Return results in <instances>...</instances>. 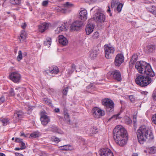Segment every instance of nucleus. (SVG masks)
Segmentation results:
<instances>
[{"instance_id": "a878e982", "label": "nucleus", "mask_w": 156, "mask_h": 156, "mask_svg": "<svg viewBox=\"0 0 156 156\" xmlns=\"http://www.w3.org/2000/svg\"><path fill=\"white\" fill-rule=\"evenodd\" d=\"M9 119L7 118H2L0 119V121L2 122L4 126L6 125L9 123Z\"/></svg>"}, {"instance_id": "a19ab883", "label": "nucleus", "mask_w": 156, "mask_h": 156, "mask_svg": "<svg viewBox=\"0 0 156 156\" xmlns=\"http://www.w3.org/2000/svg\"><path fill=\"white\" fill-rule=\"evenodd\" d=\"M90 131L91 133L92 134H96L98 132V129L96 128H91Z\"/></svg>"}, {"instance_id": "6ab92c4d", "label": "nucleus", "mask_w": 156, "mask_h": 156, "mask_svg": "<svg viewBox=\"0 0 156 156\" xmlns=\"http://www.w3.org/2000/svg\"><path fill=\"white\" fill-rule=\"evenodd\" d=\"M94 24L93 23L87 24L86 27V31L87 35L90 34L94 30Z\"/></svg>"}, {"instance_id": "dca6fc26", "label": "nucleus", "mask_w": 156, "mask_h": 156, "mask_svg": "<svg viewBox=\"0 0 156 156\" xmlns=\"http://www.w3.org/2000/svg\"><path fill=\"white\" fill-rule=\"evenodd\" d=\"M41 115L40 119L42 124L44 126L46 125L50 121V118L43 113H41Z\"/></svg>"}, {"instance_id": "09e8293b", "label": "nucleus", "mask_w": 156, "mask_h": 156, "mask_svg": "<svg viewBox=\"0 0 156 156\" xmlns=\"http://www.w3.org/2000/svg\"><path fill=\"white\" fill-rule=\"evenodd\" d=\"M38 136V134L36 133H33L31 134L30 135V137L31 138H34Z\"/></svg>"}, {"instance_id": "9d476101", "label": "nucleus", "mask_w": 156, "mask_h": 156, "mask_svg": "<svg viewBox=\"0 0 156 156\" xmlns=\"http://www.w3.org/2000/svg\"><path fill=\"white\" fill-rule=\"evenodd\" d=\"M124 57L122 53L118 54L115 57V64L116 66H119L123 62Z\"/></svg>"}, {"instance_id": "9b49d317", "label": "nucleus", "mask_w": 156, "mask_h": 156, "mask_svg": "<svg viewBox=\"0 0 156 156\" xmlns=\"http://www.w3.org/2000/svg\"><path fill=\"white\" fill-rule=\"evenodd\" d=\"M100 152V156H114L111 150L108 148L101 149Z\"/></svg>"}, {"instance_id": "5701e85b", "label": "nucleus", "mask_w": 156, "mask_h": 156, "mask_svg": "<svg viewBox=\"0 0 156 156\" xmlns=\"http://www.w3.org/2000/svg\"><path fill=\"white\" fill-rule=\"evenodd\" d=\"M147 10L154 15L156 14V7L154 5L150 6L147 8Z\"/></svg>"}, {"instance_id": "6e6d98bb", "label": "nucleus", "mask_w": 156, "mask_h": 156, "mask_svg": "<svg viewBox=\"0 0 156 156\" xmlns=\"http://www.w3.org/2000/svg\"><path fill=\"white\" fill-rule=\"evenodd\" d=\"M5 101L4 98H0V104L3 102Z\"/></svg>"}, {"instance_id": "39448f33", "label": "nucleus", "mask_w": 156, "mask_h": 156, "mask_svg": "<svg viewBox=\"0 0 156 156\" xmlns=\"http://www.w3.org/2000/svg\"><path fill=\"white\" fill-rule=\"evenodd\" d=\"M92 10L94 11L98 10L96 11L95 16L94 17L98 23H102L105 21L106 16L103 13L100 12V9L98 7H94L91 9V11Z\"/></svg>"}, {"instance_id": "412c9836", "label": "nucleus", "mask_w": 156, "mask_h": 156, "mask_svg": "<svg viewBox=\"0 0 156 156\" xmlns=\"http://www.w3.org/2000/svg\"><path fill=\"white\" fill-rule=\"evenodd\" d=\"M66 30V24L64 23L61 26L57 28V29L55 30V33L58 34L61 32Z\"/></svg>"}, {"instance_id": "e433bc0d", "label": "nucleus", "mask_w": 156, "mask_h": 156, "mask_svg": "<svg viewBox=\"0 0 156 156\" xmlns=\"http://www.w3.org/2000/svg\"><path fill=\"white\" fill-rule=\"evenodd\" d=\"M52 140L55 143H58L60 141V140L55 136H53L51 137Z\"/></svg>"}, {"instance_id": "ea45409f", "label": "nucleus", "mask_w": 156, "mask_h": 156, "mask_svg": "<svg viewBox=\"0 0 156 156\" xmlns=\"http://www.w3.org/2000/svg\"><path fill=\"white\" fill-rule=\"evenodd\" d=\"M125 122L127 124H130L132 123V120L129 118L126 117L125 119Z\"/></svg>"}, {"instance_id": "f704fd0d", "label": "nucleus", "mask_w": 156, "mask_h": 156, "mask_svg": "<svg viewBox=\"0 0 156 156\" xmlns=\"http://www.w3.org/2000/svg\"><path fill=\"white\" fill-rule=\"evenodd\" d=\"M22 59V53L21 51L18 52V55L17 57V59L18 61H20Z\"/></svg>"}, {"instance_id": "4c0bfd02", "label": "nucleus", "mask_w": 156, "mask_h": 156, "mask_svg": "<svg viewBox=\"0 0 156 156\" xmlns=\"http://www.w3.org/2000/svg\"><path fill=\"white\" fill-rule=\"evenodd\" d=\"M122 6L123 5L121 3H120L118 5L117 7V10L118 12H120L121 11Z\"/></svg>"}, {"instance_id": "f03ea898", "label": "nucleus", "mask_w": 156, "mask_h": 156, "mask_svg": "<svg viewBox=\"0 0 156 156\" xmlns=\"http://www.w3.org/2000/svg\"><path fill=\"white\" fill-rule=\"evenodd\" d=\"M113 138L116 143L120 146L125 145L128 139V135L126 129L122 126H116L114 129Z\"/></svg>"}, {"instance_id": "f3484780", "label": "nucleus", "mask_w": 156, "mask_h": 156, "mask_svg": "<svg viewBox=\"0 0 156 156\" xmlns=\"http://www.w3.org/2000/svg\"><path fill=\"white\" fill-rule=\"evenodd\" d=\"M99 49L98 46L93 48L92 50L90 51V57L91 59H94L97 57L98 54V52L99 51Z\"/></svg>"}, {"instance_id": "3c124183", "label": "nucleus", "mask_w": 156, "mask_h": 156, "mask_svg": "<svg viewBox=\"0 0 156 156\" xmlns=\"http://www.w3.org/2000/svg\"><path fill=\"white\" fill-rule=\"evenodd\" d=\"M21 146L20 147L21 150H23L25 148L26 146L25 144L23 143V141L20 143Z\"/></svg>"}, {"instance_id": "49530a36", "label": "nucleus", "mask_w": 156, "mask_h": 156, "mask_svg": "<svg viewBox=\"0 0 156 156\" xmlns=\"http://www.w3.org/2000/svg\"><path fill=\"white\" fill-rule=\"evenodd\" d=\"M87 89H94L95 88V86L94 85V83H90L89 85L87 87Z\"/></svg>"}, {"instance_id": "603ef678", "label": "nucleus", "mask_w": 156, "mask_h": 156, "mask_svg": "<svg viewBox=\"0 0 156 156\" xmlns=\"http://www.w3.org/2000/svg\"><path fill=\"white\" fill-rule=\"evenodd\" d=\"M14 95V93L13 90H11L9 92V97H13Z\"/></svg>"}, {"instance_id": "864d4df0", "label": "nucleus", "mask_w": 156, "mask_h": 156, "mask_svg": "<svg viewBox=\"0 0 156 156\" xmlns=\"http://www.w3.org/2000/svg\"><path fill=\"white\" fill-rule=\"evenodd\" d=\"M22 139L18 138H16L15 139V141L16 142L19 143H20L21 142H22Z\"/></svg>"}, {"instance_id": "20e7f679", "label": "nucleus", "mask_w": 156, "mask_h": 156, "mask_svg": "<svg viewBox=\"0 0 156 156\" xmlns=\"http://www.w3.org/2000/svg\"><path fill=\"white\" fill-rule=\"evenodd\" d=\"M105 56L107 59L112 58L113 56L115 51L114 47L110 44H106L104 46Z\"/></svg>"}, {"instance_id": "8fccbe9b", "label": "nucleus", "mask_w": 156, "mask_h": 156, "mask_svg": "<svg viewBox=\"0 0 156 156\" xmlns=\"http://www.w3.org/2000/svg\"><path fill=\"white\" fill-rule=\"evenodd\" d=\"M68 145H64L61 147V149L63 150H69V147H68Z\"/></svg>"}, {"instance_id": "0eeeda50", "label": "nucleus", "mask_w": 156, "mask_h": 156, "mask_svg": "<svg viewBox=\"0 0 156 156\" xmlns=\"http://www.w3.org/2000/svg\"><path fill=\"white\" fill-rule=\"evenodd\" d=\"M92 112L93 116L96 118H99L105 114V112L104 110L97 107L92 109Z\"/></svg>"}, {"instance_id": "473e14b6", "label": "nucleus", "mask_w": 156, "mask_h": 156, "mask_svg": "<svg viewBox=\"0 0 156 156\" xmlns=\"http://www.w3.org/2000/svg\"><path fill=\"white\" fill-rule=\"evenodd\" d=\"M43 101L47 105L50 106H52L51 101L48 98H44Z\"/></svg>"}, {"instance_id": "bf43d9fd", "label": "nucleus", "mask_w": 156, "mask_h": 156, "mask_svg": "<svg viewBox=\"0 0 156 156\" xmlns=\"http://www.w3.org/2000/svg\"><path fill=\"white\" fill-rule=\"evenodd\" d=\"M15 154L16 156H23L22 154L18 153H16Z\"/></svg>"}, {"instance_id": "13d9d810", "label": "nucleus", "mask_w": 156, "mask_h": 156, "mask_svg": "<svg viewBox=\"0 0 156 156\" xmlns=\"http://www.w3.org/2000/svg\"><path fill=\"white\" fill-rule=\"evenodd\" d=\"M152 98H156V92H154L152 95Z\"/></svg>"}, {"instance_id": "5fc2aeb1", "label": "nucleus", "mask_w": 156, "mask_h": 156, "mask_svg": "<svg viewBox=\"0 0 156 156\" xmlns=\"http://www.w3.org/2000/svg\"><path fill=\"white\" fill-rule=\"evenodd\" d=\"M27 26V25L25 23H23L21 25V27L23 29H24Z\"/></svg>"}, {"instance_id": "de8ad7c7", "label": "nucleus", "mask_w": 156, "mask_h": 156, "mask_svg": "<svg viewBox=\"0 0 156 156\" xmlns=\"http://www.w3.org/2000/svg\"><path fill=\"white\" fill-rule=\"evenodd\" d=\"M49 1L48 0L44 1L42 3V5L44 6H47L48 3Z\"/></svg>"}, {"instance_id": "680f3d73", "label": "nucleus", "mask_w": 156, "mask_h": 156, "mask_svg": "<svg viewBox=\"0 0 156 156\" xmlns=\"http://www.w3.org/2000/svg\"><path fill=\"white\" fill-rule=\"evenodd\" d=\"M148 93V92L147 91H143L141 92V94H142L144 95H147Z\"/></svg>"}, {"instance_id": "c9c22d12", "label": "nucleus", "mask_w": 156, "mask_h": 156, "mask_svg": "<svg viewBox=\"0 0 156 156\" xmlns=\"http://www.w3.org/2000/svg\"><path fill=\"white\" fill-rule=\"evenodd\" d=\"M118 2L119 0H113L111 3V8H113L115 5L118 4Z\"/></svg>"}, {"instance_id": "423d86ee", "label": "nucleus", "mask_w": 156, "mask_h": 156, "mask_svg": "<svg viewBox=\"0 0 156 156\" xmlns=\"http://www.w3.org/2000/svg\"><path fill=\"white\" fill-rule=\"evenodd\" d=\"M102 104L106 107L107 112L111 113L114 110V104L113 102L109 99L105 98L102 101Z\"/></svg>"}, {"instance_id": "e2e57ef3", "label": "nucleus", "mask_w": 156, "mask_h": 156, "mask_svg": "<svg viewBox=\"0 0 156 156\" xmlns=\"http://www.w3.org/2000/svg\"><path fill=\"white\" fill-rule=\"evenodd\" d=\"M55 111L56 112H59V109L58 108H56L55 109Z\"/></svg>"}, {"instance_id": "a211bd4d", "label": "nucleus", "mask_w": 156, "mask_h": 156, "mask_svg": "<svg viewBox=\"0 0 156 156\" xmlns=\"http://www.w3.org/2000/svg\"><path fill=\"white\" fill-rule=\"evenodd\" d=\"M59 43L63 46H66L67 44L68 41L67 39L63 35H60L58 37Z\"/></svg>"}, {"instance_id": "c756f323", "label": "nucleus", "mask_w": 156, "mask_h": 156, "mask_svg": "<svg viewBox=\"0 0 156 156\" xmlns=\"http://www.w3.org/2000/svg\"><path fill=\"white\" fill-rule=\"evenodd\" d=\"M120 114L119 113L116 115H115L112 116L109 119V121H110L112 119H113V120L120 119L122 117L120 116Z\"/></svg>"}, {"instance_id": "aec40b11", "label": "nucleus", "mask_w": 156, "mask_h": 156, "mask_svg": "<svg viewBox=\"0 0 156 156\" xmlns=\"http://www.w3.org/2000/svg\"><path fill=\"white\" fill-rule=\"evenodd\" d=\"M48 27V24L44 23L41 24L38 26L39 31L41 32H44Z\"/></svg>"}, {"instance_id": "7ed1b4c3", "label": "nucleus", "mask_w": 156, "mask_h": 156, "mask_svg": "<svg viewBox=\"0 0 156 156\" xmlns=\"http://www.w3.org/2000/svg\"><path fill=\"white\" fill-rule=\"evenodd\" d=\"M136 134L138 141L140 144H143L147 139L150 140L154 138L151 131L144 125L139 127L137 131Z\"/></svg>"}, {"instance_id": "774afa93", "label": "nucleus", "mask_w": 156, "mask_h": 156, "mask_svg": "<svg viewBox=\"0 0 156 156\" xmlns=\"http://www.w3.org/2000/svg\"><path fill=\"white\" fill-rule=\"evenodd\" d=\"M0 156H5V155L4 153H0Z\"/></svg>"}, {"instance_id": "c85d7f7f", "label": "nucleus", "mask_w": 156, "mask_h": 156, "mask_svg": "<svg viewBox=\"0 0 156 156\" xmlns=\"http://www.w3.org/2000/svg\"><path fill=\"white\" fill-rule=\"evenodd\" d=\"M138 56L136 55H134L132 56L130 61V63L132 64L135 63L137 60Z\"/></svg>"}, {"instance_id": "338daca9", "label": "nucleus", "mask_w": 156, "mask_h": 156, "mask_svg": "<svg viewBox=\"0 0 156 156\" xmlns=\"http://www.w3.org/2000/svg\"><path fill=\"white\" fill-rule=\"evenodd\" d=\"M110 7L109 6H108V9H107V12H109V13H110Z\"/></svg>"}, {"instance_id": "052dcab7", "label": "nucleus", "mask_w": 156, "mask_h": 156, "mask_svg": "<svg viewBox=\"0 0 156 156\" xmlns=\"http://www.w3.org/2000/svg\"><path fill=\"white\" fill-rule=\"evenodd\" d=\"M65 10L66 9H65L63 8L62 9V10H61L59 9L58 11H59L60 10L62 12L65 13L66 12Z\"/></svg>"}, {"instance_id": "f257e3e1", "label": "nucleus", "mask_w": 156, "mask_h": 156, "mask_svg": "<svg viewBox=\"0 0 156 156\" xmlns=\"http://www.w3.org/2000/svg\"><path fill=\"white\" fill-rule=\"evenodd\" d=\"M135 68L140 73L147 75H140L136 78L135 82L138 85L144 87L151 83L152 79L149 76H154V73L150 65L144 61H140L136 63Z\"/></svg>"}, {"instance_id": "2f4dec72", "label": "nucleus", "mask_w": 156, "mask_h": 156, "mask_svg": "<svg viewBox=\"0 0 156 156\" xmlns=\"http://www.w3.org/2000/svg\"><path fill=\"white\" fill-rule=\"evenodd\" d=\"M10 2L13 5H20L21 2V0H10Z\"/></svg>"}, {"instance_id": "f8f14e48", "label": "nucleus", "mask_w": 156, "mask_h": 156, "mask_svg": "<svg viewBox=\"0 0 156 156\" xmlns=\"http://www.w3.org/2000/svg\"><path fill=\"white\" fill-rule=\"evenodd\" d=\"M79 18L83 21H85L87 18V12L86 10L81 9L79 12Z\"/></svg>"}, {"instance_id": "72a5a7b5", "label": "nucleus", "mask_w": 156, "mask_h": 156, "mask_svg": "<svg viewBox=\"0 0 156 156\" xmlns=\"http://www.w3.org/2000/svg\"><path fill=\"white\" fill-rule=\"evenodd\" d=\"M99 37V34L98 32L96 31L93 34L92 36V38L94 39H97Z\"/></svg>"}, {"instance_id": "c03bdc74", "label": "nucleus", "mask_w": 156, "mask_h": 156, "mask_svg": "<svg viewBox=\"0 0 156 156\" xmlns=\"http://www.w3.org/2000/svg\"><path fill=\"white\" fill-rule=\"evenodd\" d=\"M151 120L153 123L156 125V114L152 115Z\"/></svg>"}, {"instance_id": "bb28decb", "label": "nucleus", "mask_w": 156, "mask_h": 156, "mask_svg": "<svg viewBox=\"0 0 156 156\" xmlns=\"http://www.w3.org/2000/svg\"><path fill=\"white\" fill-rule=\"evenodd\" d=\"M74 6V4L69 2H67L63 5V7L67 9L73 7Z\"/></svg>"}, {"instance_id": "7c9ffc66", "label": "nucleus", "mask_w": 156, "mask_h": 156, "mask_svg": "<svg viewBox=\"0 0 156 156\" xmlns=\"http://www.w3.org/2000/svg\"><path fill=\"white\" fill-rule=\"evenodd\" d=\"M51 131L55 133H57L60 134H63V132L61 131L59 129H58L56 127H53L51 128Z\"/></svg>"}, {"instance_id": "69168bd1", "label": "nucleus", "mask_w": 156, "mask_h": 156, "mask_svg": "<svg viewBox=\"0 0 156 156\" xmlns=\"http://www.w3.org/2000/svg\"><path fill=\"white\" fill-rule=\"evenodd\" d=\"M96 0H87V1H86L87 2H93L95 1Z\"/></svg>"}, {"instance_id": "1a4fd4ad", "label": "nucleus", "mask_w": 156, "mask_h": 156, "mask_svg": "<svg viewBox=\"0 0 156 156\" xmlns=\"http://www.w3.org/2000/svg\"><path fill=\"white\" fill-rule=\"evenodd\" d=\"M83 25L82 21L76 20L73 22L71 24L70 28L71 30H78L80 29Z\"/></svg>"}, {"instance_id": "79ce46f5", "label": "nucleus", "mask_w": 156, "mask_h": 156, "mask_svg": "<svg viewBox=\"0 0 156 156\" xmlns=\"http://www.w3.org/2000/svg\"><path fill=\"white\" fill-rule=\"evenodd\" d=\"M69 88V87H67L64 88V89H63V91H62V93L64 95L66 96L67 92L68 91V89Z\"/></svg>"}, {"instance_id": "4d7b16f0", "label": "nucleus", "mask_w": 156, "mask_h": 156, "mask_svg": "<svg viewBox=\"0 0 156 156\" xmlns=\"http://www.w3.org/2000/svg\"><path fill=\"white\" fill-rule=\"evenodd\" d=\"M74 123L75 124V125L73 126V127H76L77 126V122H76V120L75 119H74Z\"/></svg>"}, {"instance_id": "0e129e2a", "label": "nucleus", "mask_w": 156, "mask_h": 156, "mask_svg": "<svg viewBox=\"0 0 156 156\" xmlns=\"http://www.w3.org/2000/svg\"><path fill=\"white\" fill-rule=\"evenodd\" d=\"M129 99L133 103L134 102V98H129Z\"/></svg>"}, {"instance_id": "6e6552de", "label": "nucleus", "mask_w": 156, "mask_h": 156, "mask_svg": "<svg viewBox=\"0 0 156 156\" xmlns=\"http://www.w3.org/2000/svg\"><path fill=\"white\" fill-rule=\"evenodd\" d=\"M9 78L15 83L20 82L21 79V75L20 73L16 72L11 73L9 76Z\"/></svg>"}, {"instance_id": "4be33fe9", "label": "nucleus", "mask_w": 156, "mask_h": 156, "mask_svg": "<svg viewBox=\"0 0 156 156\" xmlns=\"http://www.w3.org/2000/svg\"><path fill=\"white\" fill-rule=\"evenodd\" d=\"M49 71L51 74H57L58 72V68L57 66H52L49 68Z\"/></svg>"}, {"instance_id": "2eb2a0df", "label": "nucleus", "mask_w": 156, "mask_h": 156, "mask_svg": "<svg viewBox=\"0 0 156 156\" xmlns=\"http://www.w3.org/2000/svg\"><path fill=\"white\" fill-rule=\"evenodd\" d=\"M156 48V45L154 44H148L145 48L144 51L145 53L148 54L153 53Z\"/></svg>"}, {"instance_id": "393cba45", "label": "nucleus", "mask_w": 156, "mask_h": 156, "mask_svg": "<svg viewBox=\"0 0 156 156\" xmlns=\"http://www.w3.org/2000/svg\"><path fill=\"white\" fill-rule=\"evenodd\" d=\"M26 33L24 30H22L21 31L20 37L19 38L20 41H23L26 38Z\"/></svg>"}, {"instance_id": "b1692460", "label": "nucleus", "mask_w": 156, "mask_h": 156, "mask_svg": "<svg viewBox=\"0 0 156 156\" xmlns=\"http://www.w3.org/2000/svg\"><path fill=\"white\" fill-rule=\"evenodd\" d=\"M144 152L145 153L148 152L151 154H154L156 152V147H152L150 148H147V150H144Z\"/></svg>"}, {"instance_id": "ddd939ff", "label": "nucleus", "mask_w": 156, "mask_h": 156, "mask_svg": "<svg viewBox=\"0 0 156 156\" xmlns=\"http://www.w3.org/2000/svg\"><path fill=\"white\" fill-rule=\"evenodd\" d=\"M111 75L115 80L120 81L122 80L121 75L120 72L118 70H115L112 72Z\"/></svg>"}, {"instance_id": "a18cd8bd", "label": "nucleus", "mask_w": 156, "mask_h": 156, "mask_svg": "<svg viewBox=\"0 0 156 156\" xmlns=\"http://www.w3.org/2000/svg\"><path fill=\"white\" fill-rule=\"evenodd\" d=\"M64 114H65V119L67 121H68L69 122V123H70V120L69 118V115L68 113L66 112V113H64Z\"/></svg>"}, {"instance_id": "37998d69", "label": "nucleus", "mask_w": 156, "mask_h": 156, "mask_svg": "<svg viewBox=\"0 0 156 156\" xmlns=\"http://www.w3.org/2000/svg\"><path fill=\"white\" fill-rule=\"evenodd\" d=\"M71 69V71L69 72V74H72L74 71V69L76 68V66L74 64H72L71 66V68H70Z\"/></svg>"}, {"instance_id": "4468645a", "label": "nucleus", "mask_w": 156, "mask_h": 156, "mask_svg": "<svg viewBox=\"0 0 156 156\" xmlns=\"http://www.w3.org/2000/svg\"><path fill=\"white\" fill-rule=\"evenodd\" d=\"M24 113L21 111H16L15 112L13 118L14 119V121L16 122L19 120L23 117Z\"/></svg>"}, {"instance_id": "58836bf2", "label": "nucleus", "mask_w": 156, "mask_h": 156, "mask_svg": "<svg viewBox=\"0 0 156 156\" xmlns=\"http://www.w3.org/2000/svg\"><path fill=\"white\" fill-rule=\"evenodd\" d=\"M35 106H27L26 107H25V109H26V110L27 111H30L31 112V110L34 108Z\"/></svg>"}, {"instance_id": "cd10ccee", "label": "nucleus", "mask_w": 156, "mask_h": 156, "mask_svg": "<svg viewBox=\"0 0 156 156\" xmlns=\"http://www.w3.org/2000/svg\"><path fill=\"white\" fill-rule=\"evenodd\" d=\"M51 44V39L50 38H48L44 41V44L45 46H47L48 48L50 47Z\"/></svg>"}]
</instances>
